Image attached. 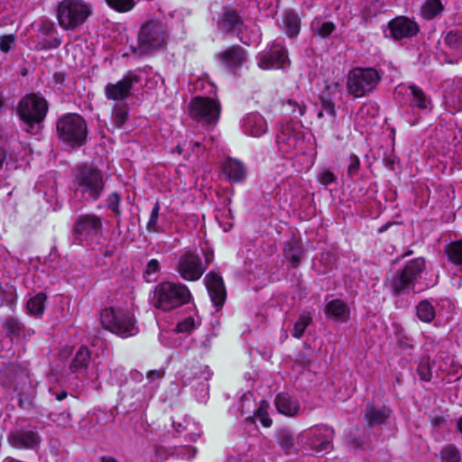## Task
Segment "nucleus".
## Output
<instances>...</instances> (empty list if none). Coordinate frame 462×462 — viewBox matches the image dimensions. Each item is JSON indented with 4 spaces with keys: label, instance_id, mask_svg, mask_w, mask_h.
Instances as JSON below:
<instances>
[{
    "label": "nucleus",
    "instance_id": "nucleus-12",
    "mask_svg": "<svg viewBox=\"0 0 462 462\" xmlns=\"http://www.w3.org/2000/svg\"><path fill=\"white\" fill-rule=\"evenodd\" d=\"M306 438V444L316 456L328 453L332 449L334 430L327 425H319L310 429L303 435Z\"/></svg>",
    "mask_w": 462,
    "mask_h": 462
},
{
    "label": "nucleus",
    "instance_id": "nucleus-6",
    "mask_svg": "<svg viewBox=\"0 0 462 462\" xmlns=\"http://www.w3.org/2000/svg\"><path fill=\"white\" fill-rule=\"evenodd\" d=\"M58 137L71 146H81L87 139L88 128L84 118L78 114H67L56 123Z\"/></svg>",
    "mask_w": 462,
    "mask_h": 462
},
{
    "label": "nucleus",
    "instance_id": "nucleus-57",
    "mask_svg": "<svg viewBox=\"0 0 462 462\" xmlns=\"http://www.w3.org/2000/svg\"><path fill=\"white\" fill-rule=\"evenodd\" d=\"M287 106L291 107V113H296V109L298 108L299 116H303L306 112V107L304 105L300 106L293 100H288Z\"/></svg>",
    "mask_w": 462,
    "mask_h": 462
},
{
    "label": "nucleus",
    "instance_id": "nucleus-44",
    "mask_svg": "<svg viewBox=\"0 0 462 462\" xmlns=\"http://www.w3.org/2000/svg\"><path fill=\"white\" fill-rule=\"evenodd\" d=\"M268 402L266 401H262L254 413V416L260 420L261 424L265 428H269L273 423V420L268 413Z\"/></svg>",
    "mask_w": 462,
    "mask_h": 462
},
{
    "label": "nucleus",
    "instance_id": "nucleus-58",
    "mask_svg": "<svg viewBox=\"0 0 462 462\" xmlns=\"http://www.w3.org/2000/svg\"><path fill=\"white\" fill-rule=\"evenodd\" d=\"M164 373L162 370H151L147 373V379L152 382L155 379L162 378Z\"/></svg>",
    "mask_w": 462,
    "mask_h": 462
},
{
    "label": "nucleus",
    "instance_id": "nucleus-36",
    "mask_svg": "<svg viewBox=\"0 0 462 462\" xmlns=\"http://www.w3.org/2000/svg\"><path fill=\"white\" fill-rule=\"evenodd\" d=\"M46 295L42 292L37 293L27 302L28 311L34 316H41L45 309Z\"/></svg>",
    "mask_w": 462,
    "mask_h": 462
},
{
    "label": "nucleus",
    "instance_id": "nucleus-52",
    "mask_svg": "<svg viewBox=\"0 0 462 462\" xmlns=\"http://www.w3.org/2000/svg\"><path fill=\"white\" fill-rule=\"evenodd\" d=\"M347 175L351 178L356 176L360 169V160L356 154H351L348 157Z\"/></svg>",
    "mask_w": 462,
    "mask_h": 462
},
{
    "label": "nucleus",
    "instance_id": "nucleus-16",
    "mask_svg": "<svg viewBox=\"0 0 462 462\" xmlns=\"http://www.w3.org/2000/svg\"><path fill=\"white\" fill-rule=\"evenodd\" d=\"M388 28L391 36L395 40L411 38L416 35L419 32L418 24L404 16H399L390 21Z\"/></svg>",
    "mask_w": 462,
    "mask_h": 462
},
{
    "label": "nucleus",
    "instance_id": "nucleus-43",
    "mask_svg": "<svg viewBox=\"0 0 462 462\" xmlns=\"http://www.w3.org/2000/svg\"><path fill=\"white\" fill-rule=\"evenodd\" d=\"M440 458L443 462H459L460 452L455 445L448 444L441 449Z\"/></svg>",
    "mask_w": 462,
    "mask_h": 462
},
{
    "label": "nucleus",
    "instance_id": "nucleus-50",
    "mask_svg": "<svg viewBox=\"0 0 462 462\" xmlns=\"http://www.w3.org/2000/svg\"><path fill=\"white\" fill-rule=\"evenodd\" d=\"M16 38L13 34L0 36V50L4 53L9 52L15 45Z\"/></svg>",
    "mask_w": 462,
    "mask_h": 462
},
{
    "label": "nucleus",
    "instance_id": "nucleus-4",
    "mask_svg": "<svg viewBox=\"0 0 462 462\" xmlns=\"http://www.w3.org/2000/svg\"><path fill=\"white\" fill-rule=\"evenodd\" d=\"M103 229V218L100 216L84 213L75 218L71 235L76 244L91 245L99 243Z\"/></svg>",
    "mask_w": 462,
    "mask_h": 462
},
{
    "label": "nucleus",
    "instance_id": "nucleus-9",
    "mask_svg": "<svg viewBox=\"0 0 462 462\" xmlns=\"http://www.w3.org/2000/svg\"><path fill=\"white\" fill-rule=\"evenodd\" d=\"M426 269L425 259L418 257L408 262L391 281V289L394 294L410 290Z\"/></svg>",
    "mask_w": 462,
    "mask_h": 462
},
{
    "label": "nucleus",
    "instance_id": "nucleus-17",
    "mask_svg": "<svg viewBox=\"0 0 462 462\" xmlns=\"http://www.w3.org/2000/svg\"><path fill=\"white\" fill-rule=\"evenodd\" d=\"M222 65L231 71L243 66L247 60L246 51L239 45H233L217 54Z\"/></svg>",
    "mask_w": 462,
    "mask_h": 462
},
{
    "label": "nucleus",
    "instance_id": "nucleus-7",
    "mask_svg": "<svg viewBox=\"0 0 462 462\" xmlns=\"http://www.w3.org/2000/svg\"><path fill=\"white\" fill-rule=\"evenodd\" d=\"M382 77L373 68H355L346 78L348 93L356 98L363 97L375 89Z\"/></svg>",
    "mask_w": 462,
    "mask_h": 462
},
{
    "label": "nucleus",
    "instance_id": "nucleus-30",
    "mask_svg": "<svg viewBox=\"0 0 462 462\" xmlns=\"http://www.w3.org/2000/svg\"><path fill=\"white\" fill-rule=\"evenodd\" d=\"M284 256L293 267H297L304 257V252L297 242L289 241L284 246Z\"/></svg>",
    "mask_w": 462,
    "mask_h": 462
},
{
    "label": "nucleus",
    "instance_id": "nucleus-60",
    "mask_svg": "<svg viewBox=\"0 0 462 462\" xmlns=\"http://www.w3.org/2000/svg\"><path fill=\"white\" fill-rule=\"evenodd\" d=\"M7 158V152L4 147L0 146V171L2 170L5 162Z\"/></svg>",
    "mask_w": 462,
    "mask_h": 462
},
{
    "label": "nucleus",
    "instance_id": "nucleus-13",
    "mask_svg": "<svg viewBox=\"0 0 462 462\" xmlns=\"http://www.w3.org/2000/svg\"><path fill=\"white\" fill-rule=\"evenodd\" d=\"M141 81V76L133 70H129L120 80L116 83H107L105 86V97L108 100L123 101L128 98L134 88V85Z\"/></svg>",
    "mask_w": 462,
    "mask_h": 462
},
{
    "label": "nucleus",
    "instance_id": "nucleus-48",
    "mask_svg": "<svg viewBox=\"0 0 462 462\" xmlns=\"http://www.w3.org/2000/svg\"><path fill=\"white\" fill-rule=\"evenodd\" d=\"M420 378L425 382H430L432 377L431 366L429 359H423L417 368Z\"/></svg>",
    "mask_w": 462,
    "mask_h": 462
},
{
    "label": "nucleus",
    "instance_id": "nucleus-24",
    "mask_svg": "<svg viewBox=\"0 0 462 462\" xmlns=\"http://www.w3.org/2000/svg\"><path fill=\"white\" fill-rule=\"evenodd\" d=\"M391 415V410L385 406L375 407L373 404H367L365 420L371 428L383 424Z\"/></svg>",
    "mask_w": 462,
    "mask_h": 462
},
{
    "label": "nucleus",
    "instance_id": "nucleus-59",
    "mask_svg": "<svg viewBox=\"0 0 462 462\" xmlns=\"http://www.w3.org/2000/svg\"><path fill=\"white\" fill-rule=\"evenodd\" d=\"M155 452H156L158 458H160V459L166 460L169 458V456H168L169 451L165 448H156Z\"/></svg>",
    "mask_w": 462,
    "mask_h": 462
},
{
    "label": "nucleus",
    "instance_id": "nucleus-11",
    "mask_svg": "<svg viewBox=\"0 0 462 462\" xmlns=\"http://www.w3.org/2000/svg\"><path fill=\"white\" fill-rule=\"evenodd\" d=\"M221 106L218 101L205 97H196L189 103V115L206 125H215L220 116Z\"/></svg>",
    "mask_w": 462,
    "mask_h": 462
},
{
    "label": "nucleus",
    "instance_id": "nucleus-54",
    "mask_svg": "<svg viewBox=\"0 0 462 462\" xmlns=\"http://www.w3.org/2000/svg\"><path fill=\"white\" fill-rule=\"evenodd\" d=\"M194 320L191 318L186 319L184 321L180 322L177 326V329L179 332L184 333L189 332L193 328Z\"/></svg>",
    "mask_w": 462,
    "mask_h": 462
},
{
    "label": "nucleus",
    "instance_id": "nucleus-62",
    "mask_svg": "<svg viewBox=\"0 0 462 462\" xmlns=\"http://www.w3.org/2000/svg\"><path fill=\"white\" fill-rule=\"evenodd\" d=\"M57 401H62L68 396V393L66 391H61L60 393H53Z\"/></svg>",
    "mask_w": 462,
    "mask_h": 462
},
{
    "label": "nucleus",
    "instance_id": "nucleus-46",
    "mask_svg": "<svg viewBox=\"0 0 462 462\" xmlns=\"http://www.w3.org/2000/svg\"><path fill=\"white\" fill-rule=\"evenodd\" d=\"M161 206L159 202H156L152 209L149 221L146 225V229L150 233H155L158 231V218Z\"/></svg>",
    "mask_w": 462,
    "mask_h": 462
},
{
    "label": "nucleus",
    "instance_id": "nucleus-39",
    "mask_svg": "<svg viewBox=\"0 0 462 462\" xmlns=\"http://www.w3.org/2000/svg\"><path fill=\"white\" fill-rule=\"evenodd\" d=\"M446 254L450 262L462 265V239L448 244L446 247Z\"/></svg>",
    "mask_w": 462,
    "mask_h": 462
},
{
    "label": "nucleus",
    "instance_id": "nucleus-1",
    "mask_svg": "<svg viewBox=\"0 0 462 462\" xmlns=\"http://www.w3.org/2000/svg\"><path fill=\"white\" fill-rule=\"evenodd\" d=\"M72 184L75 198L80 202L90 203L103 195L106 180L102 171L85 165L77 170Z\"/></svg>",
    "mask_w": 462,
    "mask_h": 462
},
{
    "label": "nucleus",
    "instance_id": "nucleus-49",
    "mask_svg": "<svg viewBox=\"0 0 462 462\" xmlns=\"http://www.w3.org/2000/svg\"><path fill=\"white\" fill-rule=\"evenodd\" d=\"M176 457L174 458L180 460H190L195 457L197 449L191 446H182L175 448Z\"/></svg>",
    "mask_w": 462,
    "mask_h": 462
},
{
    "label": "nucleus",
    "instance_id": "nucleus-8",
    "mask_svg": "<svg viewBox=\"0 0 462 462\" xmlns=\"http://www.w3.org/2000/svg\"><path fill=\"white\" fill-rule=\"evenodd\" d=\"M100 322L106 329L121 337H132L138 332L132 315L111 307L100 312Z\"/></svg>",
    "mask_w": 462,
    "mask_h": 462
},
{
    "label": "nucleus",
    "instance_id": "nucleus-2",
    "mask_svg": "<svg viewBox=\"0 0 462 462\" xmlns=\"http://www.w3.org/2000/svg\"><path fill=\"white\" fill-rule=\"evenodd\" d=\"M48 103L46 99L36 94H28L19 102L17 114L23 122L25 131L37 134L41 124L46 117Z\"/></svg>",
    "mask_w": 462,
    "mask_h": 462
},
{
    "label": "nucleus",
    "instance_id": "nucleus-15",
    "mask_svg": "<svg viewBox=\"0 0 462 462\" xmlns=\"http://www.w3.org/2000/svg\"><path fill=\"white\" fill-rule=\"evenodd\" d=\"M204 282L213 305L217 308L222 307L226 299V291L222 277L211 272L205 276Z\"/></svg>",
    "mask_w": 462,
    "mask_h": 462
},
{
    "label": "nucleus",
    "instance_id": "nucleus-33",
    "mask_svg": "<svg viewBox=\"0 0 462 462\" xmlns=\"http://www.w3.org/2000/svg\"><path fill=\"white\" fill-rule=\"evenodd\" d=\"M312 316L310 311L304 310L301 312L294 323L293 328L291 330V336L297 339L300 338L306 328L311 324Z\"/></svg>",
    "mask_w": 462,
    "mask_h": 462
},
{
    "label": "nucleus",
    "instance_id": "nucleus-5",
    "mask_svg": "<svg viewBox=\"0 0 462 462\" xmlns=\"http://www.w3.org/2000/svg\"><path fill=\"white\" fill-rule=\"evenodd\" d=\"M190 297V291L186 285L164 282L155 287L154 307L162 311H170L187 304Z\"/></svg>",
    "mask_w": 462,
    "mask_h": 462
},
{
    "label": "nucleus",
    "instance_id": "nucleus-47",
    "mask_svg": "<svg viewBox=\"0 0 462 462\" xmlns=\"http://www.w3.org/2000/svg\"><path fill=\"white\" fill-rule=\"evenodd\" d=\"M106 208L110 210H112L116 216L121 215L120 210V203H121V197L117 192H112L109 194L106 199Z\"/></svg>",
    "mask_w": 462,
    "mask_h": 462
},
{
    "label": "nucleus",
    "instance_id": "nucleus-19",
    "mask_svg": "<svg viewBox=\"0 0 462 462\" xmlns=\"http://www.w3.org/2000/svg\"><path fill=\"white\" fill-rule=\"evenodd\" d=\"M287 52L283 48H273L260 57L259 67L263 69H280L288 61Z\"/></svg>",
    "mask_w": 462,
    "mask_h": 462
},
{
    "label": "nucleus",
    "instance_id": "nucleus-26",
    "mask_svg": "<svg viewBox=\"0 0 462 462\" xmlns=\"http://www.w3.org/2000/svg\"><path fill=\"white\" fill-rule=\"evenodd\" d=\"M223 171L230 181L240 182L245 179L246 169L238 160L229 158L223 164Z\"/></svg>",
    "mask_w": 462,
    "mask_h": 462
},
{
    "label": "nucleus",
    "instance_id": "nucleus-51",
    "mask_svg": "<svg viewBox=\"0 0 462 462\" xmlns=\"http://www.w3.org/2000/svg\"><path fill=\"white\" fill-rule=\"evenodd\" d=\"M318 180L325 186L337 183L336 175L328 169H322L318 174Z\"/></svg>",
    "mask_w": 462,
    "mask_h": 462
},
{
    "label": "nucleus",
    "instance_id": "nucleus-42",
    "mask_svg": "<svg viewBox=\"0 0 462 462\" xmlns=\"http://www.w3.org/2000/svg\"><path fill=\"white\" fill-rule=\"evenodd\" d=\"M278 441L282 449L286 454H291L295 451V444L291 432L282 430L279 433Z\"/></svg>",
    "mask_w": 462,
    "mask_h": 462
},
{
    "label": "nucleus",
    "instance_id": "nucleus-35",
    "mask_svg": "<svg viewBox=\"0 0 462 462\" xmlns=\"http://www.w3.org/2000/svg\"><path fill=\"white\" fill-rule=\"evenodd\" d=\"M190 375H193L195 378L203 379L204 381H208L211 376V373L207 365H198L191 367L189 371H183V383H190Z\"/></svg>",
    "mask_w": 462,
    "mask_h": 462
},
{
    "label": "nucleus",
    "instance_id": "nucleus-25",
    "mask_svg": "<svg viewBox=\"0 0 462 462\" xmlns=\"http://www.w3.org/2000/svg\"><path fill=\"white\" fill-rule=\"evenodd\" d=\"M3 328L5 334L11 340L20 339L23 337L30 336L33 333L31 329H26L24 325L16 318L10 317L3 321Z\"/></svg>",
    "mask_w": 462,
    "mask_h": 462
},
{
    "label": "nucleus",
    "instance_id": "nucleus-38",
    "mask_svg": "<svg viewBox=\"0 0 462 462\" xmlns=\"http://www.w3.org/2000/svg\"><path fill=\"white\" fill-rule=\"evenodd\" d=\"M442 10L443 5L439 0H427L420 12L423 18L430 20L439 14Z\"/></svg>",
    "mask_w": 462,
    "mask_h": 462
},
{
    "label": "nucleus",
    "instance_id": "nucleus-18",
    "mask_svg": "<svg viewBox=\"0 0 462 462\" xmlns=\"http://www.w3.org/2000/svg\"><path fill=\"white\" fill-rule=\"evenodd\" d=\"M243 25L242 17L233 9H226L217 22L218 30L225 34L238 32Z\"/></svg>",
    "mask_w": 462,
    "mask_h": 462
},
{
    "label": "nucleus",
    "instance_id": "nucleus-55",
    "mask_svg": "<svg viewBox=\"0 0 462 462\" xmlns=\"http://www.w3.org/2000/svg\"><path fill=\"white\" fill-rule=\"evenodd\" d=\"M160 269V263L156 259H152L148 262L144 273L146 275H152L157 273Z\"/></svg>",
    "mask_w": 462,
    "mask_h": 462
},
{
    "label": "nucleus",
    "instance_id": "nucleus-64",
    "mask_svg": "<svg viewBox=\"0 0 462 462\" xmlns=\"http://www.w3.org/2000/svg\"><path fill=\"white\" fill-rule=\"evenodd\" d=\"M457 430L462 434V416L457 420Z\"/></svg>",
    "mask_w": 462,
    "mask_h": 462
},
{
    "label": "nucleus",
    "instance_id": "nucleus-31",
    "mask_svg": "<svg viewBox=\"0 0 462 462\" xmlns=\"http://www.w3.org/2000/svg\"><path fill=\"white\" fill-rule=\"evenodd\" d=\"M312 32L319 37H328L335 30L336 25L330 21H325L320 17H316L310 23Z\"/></svg>",
    "mask_w": 462,
    "mask_h": 462
},
{
    "label": "nucleus",
    "instance_id": "nucleus-40",
    "mask_svg": "<svg viewBox=\"0 0 462 462\" xmlns=\"http://www.w3.org/2000/svg\"><path fill=\"white\" fill-rule=\"evenodd\" d=\"M417 316L423 322H430L435 318V310L431 303L427 300L420 301L417 306Z\"/></svg>",
    "mask_w": 462,
    "mask_h": 462
},
{
    "label": "nucleus",
    "instance_id": "nucleus-27",
    "mask_svg": "<svg viewBox=\"0 0 462 462\" xmlns=\"http://www.w3.org/2000/svg\"><path fill=\"white\" fill-rule=\"evenodd\" d=\"M91 358L90 350L81 346L76 352L70 365L69 370L71 373H84L87 371Z\"/></svg>",
    "mask_w": 462,
    "mask_h": 462
},
{
    "label": "nucleus",
    "instance_id": "nucleus-61",
    "mask_svg": "<svg viewBox=\"0 0 462 462\" xmlns=\"http://www.w3.org/2000/svg\"><path fill=\"white\" fill-rule=\"evenodd\" d=\"M431 422L435 427H440L444 422V419L443 417L437 416L432 419Z\"/></svg>",
    "mask_w": 462,
    "mask_h": 462
},
{
    "label": "nucleus",
    "instance_id": "nucleus-56",
    "mask_svg": "<svg viewBox=\"0 0 462 462\" xmlns=\"http://www.w3.org/2000/svg\"><path fill=\"white\" fill-rule=\"evenodd\" d=\"M5 294L6 296V300L8 304L12 307L15 304L16 301V293L14 288H10L7 291H2L0 288V294Z\"/></svg>",
    "mask_w": 462,
    "mask_h": 462
},
{
    "label": "nucleus",
    "instance_id": "nucleus-63",
    "mask_svg": "<svg viewBox=\"0 0 462 462\" xmlns=\"http://www.w3.org/2000/svg\"><path fill=\"white\" fill-rule=\"evenodd\" d=\"M199 438V434L198 433H190L186 437L187 441H192L195 442Z\"/></svg>",
    "mask_w": 462,
    "mask_h": 462
},
{
    "label": "nucleus",
    "instance_id": "nucleus-20",
    "mask_svg": "<svg viewBox=\"0 0 462 462\" xmlns=\"http://www.w3.org/2000/svg\"><path fill=\"white\" fill-rule=\"evenodd\" d=\"M242 127L245 134L253 137H260L267 132V123L258 113L246 115L243 119Z\"/></svg>",
    "mask_w": 462,
    "mask_h": 462
},
{
    "label": "nucleus",
    "instance_id": "nucleus-29",
    "mask_svg": "<svg viewBox=\"0 0 462 462\" xmlns=\"http://www.w3.org/2000/svg\"><path fill=\"white\" fill-rule=\"evenodd\" d=\"M320 110L317 116L322 118L325 115L332 118V123L337 125V110L335 103L328 93H322L319 96Z\"/></svg>",
    "mask_w": 462,
    "mask_h": 462
},
{
    "label": "nucleus",
    "instance_id": "nucleus-21",
    "mask_svg": "<svg viewBox=\"0 0 462 462\" xmlns=\"http://www.w3.org/2000/svg\"><path fill=\"white\" fill-rule=\"evenodd\" d=\"M274 405L279 413L288 417L298 415L300 410V404L298 399L287 393L277 394L274 400Z\"/></svg>",
    "mask_w": 462,
    "mask_h": 462
},
{
    "label": "nucleus",
    "instance_id": "nucleus-22",
    "mask_svg": "<svg viewBox=\"0 0 462 462\" xmlns=\"http://www.w3.org/2000/svg\"><path fill=\"white\" fill-rule=\"evenodd\" d=\"M325 314L328 319L337 322L346 323L350 318V309L344 300L335 299L327 303Z\"/></svg>",
    "mask_w": 462,
    "mask_h": 462
},
{
    "label": "nucleus",
    "instance_id": "nucleus-23",
    "mask_svg": "<svg viewBox=\"0 0 462 462\" xmlns=\"http://www.w3.org/2000/svg\"><path fill=\"white\" fill-rule=\"evenodd\" d=\"M8 441L14 448H32L40 443V438L32 430L14 431L8 435Z\"/></svg>",
    "mask_w": 462,
    "mask_h": 462
},
{
    "label": "nucleus",
    "instance_id": "nucleus-32",
    "mask_svg": "<svg viewBox=\"0 0 462 462\" xmlns=\"http://www.w3.org/2000/svg\"><path fill=\"white\" fill-rule=\"evenodd\" d=\"M409 89L411 90L412 100L417 107L423 110L431 109L430 98L424 93V91L420 87L416 85H411L409 86Z\"/></svg>",
    "mask_w": 462,
    "mask_h": 462
},
{
    "label": "nucleus",
    "instance_id": "nucleus-45",
    "mask_svg": "<svg viewBox=\"0 0 462 462\" xmlns=\"http://www.w3.org/2000/svg\"><path fill=\"white\" fill-rule=\"evenodd\" d=\"M107 5L117 12L125 13L134 6V0H106Z\"/></svg>",
    "mask_w": 462,
    "mask_h": 462
},
{
    "label": "nucleus",
    "instance_id": "nucleus-37",
    "mask_svg": "<svg viewBox=\"0 0 462 462\" xmlns=\"http://www.w3.org/2000/svg\"><path fill=\"white\" fill-rule=\"evenodd\" d=\"M297 138L293 134L282 133L277 137V145L281 152L286 154L293 151L297 146Z\"/></svg>",
    "mask_w": 462,
    "mask_h": 462
},
{
    "label": "nucleus",
    "instance_id": "nucleus-10",
    "mask_svg": "<svg viewBox=\"0 0 462 462\" xmlns=\"http://www.w3.org/2000/svg\"><path fill=\"white\" fill-rule=\"evenodd\" d=\"M168 36L166 26L159 21L143 23L138 33V44L142 52L149 53L160 49Z\"/></svg>",
    "mask_w": 462,
    "mask_h": 462
},
{
    "label": "nucleus",
    "instance_id": "nucleus-14",
    "mask_svg": "<svg viewBox=\"0 0 462 462\" xmlns=\"http://www.w3.org/2000/svg\"><path fill=\"white\" fill-rule=\"evenodd\" d=\"M206 269L207 266L202 263L200 257L190 252L180 257L176 267L180 277L189 282L198 281Z\"/></svg>",
    "mask_w": 462,
    "mask_h": 462
},
{
    "label": "nucleus",
    "instance_id": "nucleus-3",
    "mask_svg": "<svg viewBox=\"0 0 462 462\" xmlns=\"http://www.w3.org/2000/svg\"><path fill=\"white\" fill-rule=\"evenodd\" d=\"M91 14V5L83 0H62L56 10L59 25L67 31L79 28Z\"/></svg>",
    "mask_w": 462,
    "mask_h": 462
},
{
    "label": "nucleus",
    "instance_id": "nucleus-28",
    "mask_svg": "<svg viewBox=\"0 0 462 462\" xmlns=\"http://www.w3.org/2000/svg\"><path fill=\"white\" fill-rule=\"evenodd\" d=\"M282 27L286 34L290 37L299 34L300 30V19L299 15L294 11H285L282 14Z\"/></svg>",
    "mask_w": 462,
    "mask_h": 462
},
{
    "label": "nucleus",
    "instance_id": "nucleus-53",
    "mask_svg": "<svg viewBox=\"0 0 462 462\" xmlns=\"http://www.w3.org/2000/svg\"><path fill=\"white\" fill-rule=\"evenodd\" d=\"M61 42L58 38H53L51 41L41 42L38 44V48L41 50L45 49H56L60 45Z\"/></svg>",
    "mask_w": 462,
    "mask_h": 462
},
{
    "label": "nucleus",
    "instance_id": "nucleus-34",
    "mask_svg": "<svg viewBox=\"0 0 462 462\" xmlns=\"http://www.w3.org/2000/svg\"><path fill=\"white\" fill-rule=\"evenodd\" d=\"M129 108L125 103L116 104L112 108V122L115 127H122L128 120Z\"/></svg>",
    "mask_w": 462,
    "mask_h": 462
},
{
    "label": "nucleus",
    "instance_id": "nucleus-41",
    "mask_svg": "<svg viewBox=\"0 0 462 462\" xmlns=\"http://www.w3.org/2000/svg\"><path fill=\"white\" fill-rule=\"evenodd\" d=\"M444 43L454 51H462V32L449 31L444 35Z\"/></svg>",
    "mask_w": 462,
    "mask_h": 462
}]
</instances>
